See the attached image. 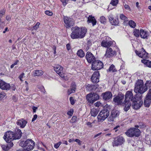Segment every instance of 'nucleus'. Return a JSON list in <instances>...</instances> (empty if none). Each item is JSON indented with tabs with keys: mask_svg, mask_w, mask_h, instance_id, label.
<instances>
[{
	"mask_svg": "<svg viewBox=\"0 0 151 151\" xmlns=\"http://www.w3.org/2000/svg\"><path fill=\"white\" fill-rule=\"evenodd\" d=\"M72 32L70 37L73 39H81L83 38L87 32V29L85 27L81 28L77 26L73 27L71 29Z\"/></svg>",
	"mask_w": 151,
	"mask_h": 151,
	"instance_id": "f257e3e1",
	"label": "nucleus"
},
{
	"mask_svg": "<svg viewBox=\"0 0 151 151\" xmlns=\"http://www.w3.org/2000/svg\"><path fill=\"white\" fill-rule=\"evenodd\" d=\"M147 90V86H144L143 81L138 79L135 83L134 89L136 94L142 96L143 94Z\"/></svg>",
	"mask_w": 151,
	"mask_h": 151,
	"instance_id": "f03ea898",
	"label": "nucleus"
},
{
	"mask_svg": "<svg viewBox=\"0 0 151 151\" xmlns=\"http://www.w3.org/2000/svg\"><path fill=\"white\" fill-rule=\"evenodd\" d=\"M136 98H134V100L132 101V106L133 109L138 110L141 108L142 106L143 101L142 100V96L138 94H136Z\"/></svg>",
	"mask_w": 151,
	"mask_h": 151,
	"instance_id": "7ed1b4c3",
	"label": "nucleus"
},
{
	"mask_svg": "<svg viewBox=\"0 0 151 151\" xmlns=\"http://www.w3.org/2000/svg\"><path fill=\"white\" fill-rule=\"evenodd\" d=\"M35 142L32 139H28L25 141H22L19 143V145L22 147H26L25 149L27 151L32 150L34 148Z\"/></svg>",
	"mask_w": 151,
	"mask_h": 151,
	"instance_id": "20e7f679",
	"label": "nucleus"
},
{
	"mask_svg": "<svg viewBox=\"0 0 151 151\" xmlns=\"http://www.w3.org/2000/svg\"><path fill=\"white\" fill-rule=\"evenodd\" d=\"M125 133L129 137H138L140 135V131L138 128H131L127 130Z\"/></svg>",
	"mask_w": 151,
	"mask_h": 151,
	"instance_id": "39448f33",
	"label": "nucleus"
},
{
	"mask_svg": "<svg viewBox=\"0 0 151 151\" xmlns=\"http://www.w3.org/2000/svg\"><path fill=\"white\" fill-rule=\"evenodd\" d=\"M3 138L6 142H12V141L16 140L14 132L10 130L5 133Z\"/></svg>",
	"mask_w": 151,
	"mask_h": 151,
	"instance_id": "423d86ee",
	"label": "nucleus"
},
{
	"mask_svg": "<svg viewBox=\"0 0 151 151\" xmlns=\"http://www.w3.org/2000/svg\"><path fill=\"white\" fill-rule=\"evenodd\" d=\"M86 98L88 102L93 104L94 102L99 99V96L96 93H90L86 95Z\"/></svg>",
	"mask_w": 151,
	"mask_h": 151,
	"instance_id": "0eeeda50",
	"label": "nucleus"
},
{
	"mask_svg": "<svg viewBox=\"0 0 151 151\" xmlns=\"http://www.w3.org/2000/svg\"><path fill=\"white\" fill-rule=\"evenodd\" d=\"M63 20L65 23V26L67 28H70L74 25L75 21L72 18L64 16Z\"/></svg>",
	"mask_w": 151,
	"mask_h": 151,
	"instance_id": "6e6552de",
	"label": "nucleus"
},
{
	"mask_svg": "<svg viewBox=\"0 0 151 151\" xmlns=\"http://www.w3.org/2000/svg\"><path fill=\"white\" fill-rule=\"evenodd\" d=\"M103 63L100 60H96L91 63V68L93 70L101 69L103 67Z\"/></svg>",
	"mask_w": 151,
	"mask_h": 151,
	"instance_id": "1a4fd4ad",
	"label": "nucleus"
},
{
	"mask_svg": "<svg viewBox=\"0 0 151 151\" xmlns=\"http://www.w3.org/2000/svg\"><path fill=\"white\" fill-rule=\"evenodd\" d=\"M108 17L110 23L112 25L114 26L119 25V21L117 16L115 17L113 14H110L108 16Z\"/></svg>",
	"mask_w": 151,
	"mask_h": 151,
	"instance_id": "9d476101",
	"label": "nucleus"
},
{
	"mask_svg": "<svg viewBox=\"0 0 151 151\" xmlns=\"http://www.w3.org/2000/svg\"><path fill=\"white\" fill-rule=\"evenodd\" d=\"M124 139L122 136H118L114 138L112 142L113 146H117L121 145L124 142Z\"/></svg>",
	"mask_w": 151,
	"mask_h": 151,
	"instance_id": "9b49d317",
	"label": "nucleus"
},
{
	"mask_svg": "<svg viewBox=\"0 0 151 151\" xmlns=\"http://www.w3.org/2000/svg\"><path fill=\"white\" fill-rule=\"evenodd\" d=\"M151 104V89L149 90L144 100V105L145 107H149Z\"/></svg>",
	"mask_w": 151,
	"mask_h": 151,
	"instance_id": "f8f14e48",
	"label": "nucleus"
},
{
	"mask_svg": "<svg viewBox=\"0 0 151 151\" xmlns=\"http://www.w3.org/2000/svg\"><path fill=\"white\" fill-rule=\"evenodd\" d=\"M136 94L133 96V94L131 91H126L125 95V101L130 102L134 100V98H136ZM136 97H137L136 96Z\"/></svg>",
	"mask_w": 151,
	"mask_h": 151,
	"instance_id": "ddd939ff",
	"label": "nucleus"
},
{
	"mask_svg": "<svg viewBox=\"0 0 151 151\" xmlns=\"http://www.w3.org/2000/svg\"><path fill=\"white\" fill-rule=\"evenodd\" d=\"M124 95L122 93H119L117 96H115L113 99V101L116 103L118 105H120L124 99Z\"/></svg>",
	"mask_w": 151,
	"mask_h": 151,
	"instance_id": "4468645a",
	"label": "nucleus"
},
{
	"mask_svg": "<svg viewBox=\"0 0 151 151\" xmlns=\"http://www.w3.org/2000/svg\"><path fill=\"white\" fill-rule=\"evenodd\" d=\"M120 112L118 110L113 109L112 110L110 116L108 118V120L110 122H112L114 119L119 116Z\"/></svg>",
	"mask_w": 151,
	"mask_h": 151,
	"instance_id": "2eb2a0df",
	"label": "nucleus"
},
{
	"mask_svg": "<svg viewBox=\"0 0 151 151\" xmlns=\"http://www.w3.org/2000/svg\"><path fill=\"white\" fill-rule=\"evenodd\" d=\"M100 76L99 72L98 71H95L92 75L91 79L93 83H97L99 81V77Z\"/></svg>",
	"mask_w": 151,
	"mask_h": 151,
	"instance_id": "dca6fc26",
	"label": "nucleus"
},
{
	"mask_svg": "<svg viewBox=\"0 0 151 151\" xmlns=\"http://www.w3.org/2000/svg\"><path fill=\"white\" fill-rule=\"evenodd\" d=\"M102 99L106 101H110L112 98V95L110 91H107L103 93L101 95Z\"/></svg>",
	"mask_w": 151,
	"mask_h": 151,
	"instance_id": "f3484780",
	"label": "nucleus"
},
{
	"mask_svg": "<svg viewBox=\"0 0 151 151\" xmlns=\"http://www.w3.org/2000/svg\"><path fill=\"white\" fill-rule=\"evenodd\" d=\"M135 52L138 56L142 58H147L148 57V53L145 51L143 48L142 49L140 52L136 50Z\"/></svg>",
	"mask_w": 151,
	"mask_h": 151,
	"instance_id": "a211bd4d",
	"label": "nucleus"
},
{
	"mask_svg": "<svg viewBox=\"0 0 151 151\" xmlns=\"http://www.w3.org/2000/svg\"><path fill=\"white\" fill-rule=\"evenodd\" d=\"M85 57L88 63H92L96 59L94 55L89 52L86 53Z\"/></svg>",
	"mask_w": 151,
	"mask_h": 151,
	"instance_id": "6ab92c4d",
	"label": "nucleus"
},
{
	"mask_svg": "<svg viewBox=\"0 0 151 151\" xmlns=\"http://www.w3.org/2000/svg\"><path fill=\"white\" fill-rule=\"evenodd\" d=\"M116 52L115 50H113L111 47H108L107 48L105 56L107 58H110L116 55Z\"/></svg>",
	"mask_w": 151,
	"mask_h": 151,
	"instance_id": "aec40b11",
	"label": "nucleus"
},
{
	"mask_svg": "<svg viewBox=\"0 0 151 151\" xmlns=\"http://www.w3.org/2000/svg\"><path fill=\"white\" fill-rule=\"evenodd\" d=\"M10 86L9 83H6L3 80L0 81V88L7 91L10 89Z\"/></svg>",
	"mask_w": 151,
	"mask_h": 151,
	"instance_id": "412c9836",
	"label": "nucleus"
},
{
	"mask_svg": "<svg viewBox=\"0 0 151 151\" xmlns=\"http://www.w3.org/2000/svg\"><path fill=\"white\" fill-rule=\"evenodd\" d=\"M114 42L115 43L114 41H108L107 40H104L101 42V45L103 47L108 48L111 46Z\"/></svg>",
	"mask_w": 151,
	"mask_h": 151,
	"instance_id": "4be33fe9",
	"label": "nucleus"
},
{
	"mask_svg": "<svg viewBox=\"0 0 151 151\" xmlns=\"http://www.w3.org/2000/svg\"><path fill=\"white\" fill-rule=\"evenodd\" d=\"M27 123V121L23 118L18 120L16 122L17 125L22 128H24L25 126Z\"/></svg>",
	"mask_w": 151,
	"mask_h": 151,
	"instance_id": "5701e85b",
	"label": "nucleus"
},
{
	"mask_svg": "<svg viewBox=\"0 0 151 151\" xmlns=\"http://www.w3.org/2000/svg\"><path fill=\"white\" fill-rule=\"evenodd\" d=\"M76 87V83L73 82H72L70 86V88L68 90V94L70 95L72 93H75Z\"/></svg>",
	"mask_w": 151,
	"mask_h": 151,
	"instance_id": "b1692460",
	"label": "nucleus"
},
{
	"mask_svg": "<svg viewBox=\"0 0 151 151\" xmlns=\"http://www.w3.org/2000/svg\"><path fill=\"white\" fill-rule=\"evenodd\" d=\"M14 132L15 139H20L22 134L21 130L19 128H16Z\"/></svg>",
	"mask_w": 151,
	"mask_h": 151,
	"instance_id": "393cba45",
	"label": "nucleus"
},
{
	"mask_svg": "<svg viewBox=\"0 0 151 151\" xmlns=\"http://www.w3.org/2000/svg\"><path fill=\"white\" fill-rule=\"evenodd\" d=\"M7 144L6 145H2L1 147L3 150L7 151L9 150L12 147L14 144L13 142H7Z\"/></svg>",
	"mask_w": 151,
	"mask_h": 151,
	"instance_id": "a878e982",
	"label": "nucleus"
},
{
	"mask_svg": "<svg viewBox=\"0 0 151 151\" xmlns=\"http://www.w3.org/2000/svg\"><path fill=\"white\" fill-rule=\"evenodd\" d=\"M87 21L88 23H91L93 26L95 25L96 23V21L94 17H92V15L89 16L88 17Z\"/></svg>",
	"mask_w": 151,
	"mask_h": 151,
	"instance_id": "bb28decb",
	"label": "nucleus"
},
{
	"mask_svg": "<svg viewBox=\"0 0 151 151\" xmlns=\"http://www.w3.org/2000/svg\"><path fill=\"white\" fill-rule=\"evenodd\" d=\"M110 109L107 108L104 109L100 111L99 113H101V114L104 115V116L107 118L109 115Z\"/></svg>",
	"mask_w": 151,
	"mask_h": 151,
	"instance_id": "cd10ccee",
	"label": "nucleus"
},
{
	"mask_svg": "<svg viewBox=\"0 0 151 151\" xmlns=\"http://www.w3.org/2000/svg\"><path fill=\"white\" fill-rule=\"evenodd\" d=\"M140 37L143 39H147L148 33L147 31H145L142 29H141L140 31Z\"/></svg>",
	"mask_w": 151,
	"mask_h": 151,
	"instance_id": "c85d7f7f",
	"label": "nucleus"
},
{
	"mask_svg": "<svg viewBox=\"0 0 151 151\" xmlns=\"http://www.w3.org/2000/svg\"><path fill=\"white\" fill-rule=\"evenodd\" d=\"M54 69L57 74L60 73L61 72H62L63 68L59 65H57L55 66L54 67Z\"/></svg>",
	"mask_w": 151,
	"mask_h": 151,
	"instance_id": "c756f323",
	"label": "nucleus"
},
{
	"mask_svg": "<svg viewBox=\"0 0 151 151\" xmlns=\"http://www.w3.org/2000/svg\"><path fill=\"white\" fill-rule=\"evenodd\" d=\"M124 104L125 105V106L124 107V109L125 111H127L130 109L131 105V103L130 102L125 101H124Z\"/></svg>",
	"mask_w": 151,
	"mask_h": 151,
	"instance_id": "7c9ffc66",
	"label": "nucleus"
},
{
	"mask_svg": "<svg viewBox=\"0 0 151 151\" xmlns=\"http://www.w3.org/2000/svg\"><path fill=\"white\" fill-rule=\"evenodd\" d=\"M98 122H103L107 118L104 116V115L101 114L99 113L97 117Z\"/></svg>",
	"mask_w": 151,
	"mask_h": 151,
	"instance_id": "2f4dec72",
	"label": "nucleus"
},
{
	"mask_svg": "<svg viewBox=\"0 0 151 151\" xmlns=\"http://www.w3.org/2000/svg\"><path fill=\"white\" fill-rule=\"evenodd\" d=\"M141 62L144 64L145 65H146L147 67H151V61L143 59L141 60Z\"/></svg>",
	"mask_w": 151,
	"mask_h": 151,
	"instance_id": "473e14b6",
	"label": "nucleus"
},
{
	"mask_svg": "<svg viewBox=\"0 0 151 151\" xmlns=\"http://www.w3.org/2000/svg\"><path fill=\"white\" fill-rule=\"evenodd\" d=\"M77 55L80 58H82L85 56V53L82 49L78 50L77 53Z\"/></svg>",
	"mask_w": 151,
	"mask_h": 151,
	"instance_id": "72a5a7b5",
	"label": "nucleus"
},
{
	"mask_svg": "<svg viewBox=\"0 0 151 151\" xmlns=\"http://www.w3.org/2000/svg\"><path fill=\"white\" fill-rule=\"evenodd\" d=\"M43 71L41 70H35L34 75L35 76H40L43 75Z\"/></svg>",
	"mask_w": 151,
	"mask_h": 151,
	"instance_id": "f704fd0d",
	"label": "nucleus"
},
{
	"mask_svg": "<svg viewBox=\"0 0 151 151\" xmlns=\"http://www.w3.org/2000/svg\"><path fill=\"white\" fill-rule=\"evenodd\" d=\"M107 72H114L116 71V69L115 68L114 65L112 64L109 67V69L107 70Z\"/></svg>",
	"mask_w": 151,
	"mask_h": 151,
	"instance_id": "c9c22d12",
	"label": "nucleus"
},
{
	"mask_svg": "<svg viewBox=\"0 0 151 151\" xmlns=\"http://www.w3.org/2000/svg\"><path fill=\"white\" fill-rule=\"evenodd\" d=\"M145 140L146 141V143L148 144L151 145V137L150 135H146Z\"/></svg>",
	"mask_w": 151,
	"mask_h": 151,
	"instance_id": "e433bc0d",
	"label": "nucleus"
},
{
	"mask_svg": "<svg viewBox=\"0 0 151 151\" xmlns=\"http://www.w3.org/2000/svg\"><path fill=\"white\" fill-rule=\"evenodd\" d=\"M98 114V111L96 109H93L91 110V114L92 116L95 117Z\"/></svg>",
	"mask_w": 151,
	"mask_h": 151,
	"instance_id": "4c0bfd02",
	"label": "nucleus"
},
{
	"mask_svg": "<svg viewBox=\"0 0 151 151\" xmlns=\"http://www.w3.org/2000/svg\"><path fill=\"white\" fill-rule=\"evenodd\" d=\"M133 33L134 36L137 37H139L140 35L139 30L136 29H134Z\"/></svg>",
	"mask_w": 151,
	"mask_h": 151,
	"instance_id": "58836bf2",
	"label": "nucleus"
},
{
	"mask_svg": "<svg viewBox=\"0 0 151 151\" xmlns=\"http://www.w3.org/2000/svg\"><path fill=\"white\" fill-rule=\"evenodd\" d=\"M128 24L130 27L133 28H134L136 26V23L132 20H130Z\"/></svg>",
	"mask_w": 151,
	"mask_h": 151,
	"instance_id": "ea45409f",
	"label": "nucleus"
},
{
	"mask_svg": "<svg viewBox=\"0 0 151 151\" xmlns=\"http://www.w3.org/2000/svg\"><path fill=\"white\" fill-rule=\"evenodd\" d=\"M100 21L101 23L105 24L106 22V19L104 16H102L100 18Z\"/></svg>",
	"mask_w": 151,
	"mask_h": 151,
	"instance_id": "a19ab883",
	"label": "nucleus"
},
{
	"mask_svg": "<svg viewBox=\"0 0 151 151\" xmlns=\"http://www.w3.org/2000/svg\"><path fill=\"white\" fill-rule=\"evenodd\" d=\"M119 2L118 0H111L110 4L113 6H115L117 5Z\"/></svg>",
	"mask_w": 151,
	"mask_h": 151,
	"instance_id": "79ce46f5",
	"label": "nucleus"
},
{
	"mask_svg": "<svg viewBox=\"0 0 151 151\" xmlns=\"http://www.w3.org/2000/svg\"><path fill=\"white\" fill-rule=\"evenodd\" d=\"M38 88L41 91L43 92L44 93H45V88L43 86H38Z\"/></svg>",
	"mask_w": 151,
	"mask_h": 151,
	"instance_id": "37998d69",
	"label": "nucleus"
},
{
	"mask_svg": "<svg viewBox=\"0 0 151 151\" xmlns=\"http://www.w3.org/2000/svg\"><path fill=\"white\" fill-rule=\"evenodd\" d=\"M40 24V22H37V23L36 24L35 26H33V27H32L33 29L32 30H33V29L37 30V28L39 27V26Z\"/></svg>",
	"mask_w": 151,
	"mask_h": 151,
	"instance_id": "c03bdc74",
	"label": "nucleus"
},
{
	"mask_svg": "<svg viewBox=\"0 0 151 151\" xmlns=\"http://www.w3.org/2000/svg\"><path fill=\"white\" fill-rule=\"evenodd\" d=\"M45 13L46 14L50 16H52L53 15L52 12L49 10L46 11Z\"/></svg>",
	"mask_w": 151,
	"mask_h": 151,
	"instance_id": "a18cd8bd",
	"label": "nucleus"
},
{
	"mask_svg": "<svg viewBox=\"0 0 151 151\" xmlns=\"http://www.w3.org/2000/svg\"><path fill=\"white\" fill-rule=\"evenodd\" d=\"M93 85V86L91 87L89 89L91 91H93L94 90H96V89L98 88V85L97 84H93L92 85Z\"/></svg>",
	"mask_w": 151,
	"mask_h": 151,
	"instance_id": "49530a36",
	"label": "nucleus"
},
{
	"mask_svg": "<svg viewBox=\"0 0 151 151\" xmlns=\"http://www.w3.org/2000/svg\"><path fill=\"white\" fill-rule=\"evenodd\" d=\"M120 17L122 20H126L127 19V17L123 14L120 15Z\"/></svg>",
	"mask_w": 151,
	"mask_h": 151,
	"instance_id": "de8ad7c7",
	"label": "nucleus"
},
{
	"mask_svg": "<svg viewBox=\"0 0 151 151\" xmlns=\"http://www.w3.org/2000/svg\"><path fill=\"white\" fill-rule=\"evenodd\" d=\"M62 142H58L55 144L54 145V147L56 148H58L60 145L61 144Z\"/></svg>",
	"mask_w": 151,
	"mask_h": 151,
	"instance_id": "09e8293b",
	"label": "nucleus"
},
{
	"mask_svg": "<svg viewBox=\"0 0 151 151\" xmlns=\"http://www.w3.org/2000/svg\"><path fill=\"white\" fill-rule=\"evenodd\" d=\"M59 76L62 78L64 79H66L65 74L64 73H62V72H61L60 73L58 74Z\"/></svg>",
	"mask_w": 151,
	"mask_h": 151,
	"instance_id": "8fccbe9b",
	"label": "nucleus"
},
{
	"mask_svg": "<svg viewBox=\"0 0 151 151\" xmlns=\"http://www.w3.org/2000/svg\"><path fill=\"white\" fill-rule=\"evenodd\" d=\"M70 103L72 105H73L74 104L75 102L74 101V99H73L72 97H70Z\"/></svg>",
	"mask_w": 151,
	"mask_h": 151,
	"instance_id": "3c124183",
	"label": "nucleus"
},
{
	"mask_svg": "<svg viewBox=\"0 0 151 151\" xmlns=\"http://www.w3.org/2000/svg\"><path fill=\"white\" fill-rule=\"evenodd\" d=\"M76 120V116H73L72 117L71 120H70V122L72 123H74Z\"/></svg>",
	"mask_w": 151,
	"mask_h": 151,
	"instance_id": "603ef678",
	"label": "nucleus"
},
{
	"mask_svg": "<svg viewBox=\"0 0 151 151\" xmlns=\"http://www.w3.org/2000/svg\"><path fill=\"white\" fill-rule=\"evenodd\" d=\"M5 93H0V99L1 100L5 96Z\"/></svg>",
	"mask_w": 151,
	"mask_h": 151,
	"instance_id": "864d4df0",
	"label": "nucleus"
},
{
	"mask_svg": "<svg viewBox=\"0 0 151 151\" xmlns=\"http://www.w3.org/2000/svg\"><path fill=\"white\" fill-rule=\"evenodd\" d=\"M73 109H71L70 111H68L67 112V114L68 115L70 116H72L73 114Z\"/></svg>",
	"mask_w": 151,
	"mask_h": 151,
	"instance_id": "5fc2aeb1",
	"label": "nucleus"
},
{
	"mask_svg": "<svg viewBox=\"0 0 151 151\" xmlns=\"http://www.w3.org/2000/svg\"><path fill=\"white\" fill-rule=\"evenodd\" d=\"M124 6L125 8L126 9L129 11H131V9L130 8V7L127 4H125Z\"/></svg>",
	"mask_w": 151,
	"mask_h": 151,
	"instance_id": "6e6d98bb",
	"label": "nucleus"
},
{
	"mask_svg": "<svg viewBox=\"0 0 151 151\" xmlns=\"http://www.w3.org/2000/svg\"><path fill=\"white\" fill-rule=\"evenodd\" d=\"M5 10H3L0 11V17L1 18L2 15H4L5 14Z\"/></svg>",
	"mask_w": 151,
	"mask_h": 151,
	"instance_id": "4d7b16f0",
	"label": "nucleus"
},
{
	"mask_svg": "<svg viewBox=\"0 0 151 151\" xmlns=\"http://www.w3.org/2000/svg\"><path fill=\"white\" fill-rule=\"evenodd\" d=\"M66 48L68 51L71 48V47L70 43H68V44H67L66 45Z\"/></svg>",
	"mask_w": 151,
	"mask_h": 151,
	"instance_id": "13d9d810",
	"label": "nucleus"
},
{
	"mask_svg": "<svg viewBox=\"0 0 151 151\" xmlns=\"http://www.w3.org/2000/svg\"><path fill=\"white\" fill-rule=\"evenodd\" d=\"M10 88L11 89L12 91H15L16 89V87L15 86L14 84H12L10 86Z\"/></svg>",
	"mask_w": 151,
	"mask_h": 151,
	"instance_id": "bf43d9fd",
	"label": "nucleus"
},
{
	"mask_svg": "<svg viewBox=\"0 0 151 151\" xmlns=\"http://www.w3.org/2000/svg\"><path fill=\"white\" fill-rule=\"evenodd\" d=\"M62 2L63 5L65 6L67 4L66 1L67 0H60Z\"/></svg>",
	"mask_w": 151,
	"mask_h": 151,
	"instance_id": "052dcab7",
	"label": "nucleus"
},
{
	"mask_svg": "<svg viewBox=\"0 0 151 151\" xmlns=\"http://www.w3.org/2000/svg\"><path fill=\"white\" fill-rule=\"evenodd\" d=\"M37 114H35L34 115L32 119V121L33 122L37 118Z\"/></svg>",
	"mask_w": 151,
	"mask_h": 151,
	"instance_id": "680f3d73",
	"label": "nucleus"
},
{
	"mask_svg": "<svg viewBox=\"0 0 151 151\" xmlns=\"http://www.w3.org/2000/svg\"><path fill=\"white\" fill-rule=\"evenodd\" d=\"M74 141L77 142L79 145H81V141L79 139H75Z\"/></svg>",
	"mask_w": 151,
	"mask_h": 151,
	"instance_id": "e2e57ef3",
	"label": "nucleus"
},
{
	"mask_svg": "<svg viewBox=\"0 0 151 151\" xmlns=\"http://www.w3.org/2000/svg\"><path fill=\"white\" fill-rule=\"evenodd\" d=\"M148 84H149V86H150L151 85V81H147L145 83V86H147V85Z\"/></svg>",
	"mask_w": 151,
	"mask_h": 151,
	"instance_id": "0e129e2a",
	"label": "nucleus"
},
{
	"mask_svg": "<svg viewBox=\"0 0 151 151\" xmlns=\"http://www.w3.org/2000/svg\"><path fill=\"white\" fill-rule=\"evenodd\" d=\"M12 99L13 100V101L16 102L17 101V99L16 96L15 95H13L12 97Z\"/></svg>",
	"mask_w": 151,
	"mask_h": 151,
	"instance_id": "69168bd1",
	"label": "nucleus"
},
{
	"mask_svg": "<svg viewBox=\"0 0 151 151\" xmlns=\"http://www.w3.org/2000/svg\"><path fill=\"white\" fill-rule=\"evenodd\" d=\"M101 104L99 102H97L95 104V105L97 107H99Z\"/></svg>",
	"mask_w": 151,
	"mask_h": 151,
	"instance_id": "338daca9",
	"label": "nucleus"
},
{
	"mask_svg": "<svg viewBox=\"0 0 151 151\" xmlns=\"http://www.w3.org/2000/svg\"><path fill=\"white\" fill-rule=\"evenodd\" d=\"M102 134V132H100L98 134L95 135L94 137V138H96V137H99V136H100L101 134Z\"/></svg>",
	"mask_w": 151,
	"mask_h": 151,
	"instance_id": "774afa93",
	"label": "nucleus"
}]
</instances>
